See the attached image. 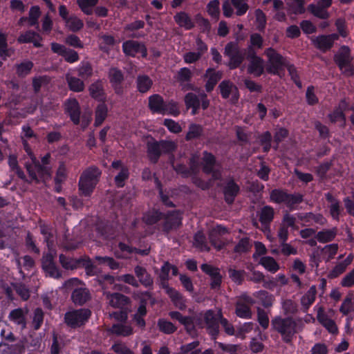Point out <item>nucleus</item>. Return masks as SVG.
I'll list each match as a JSON object with an SVG mask.
<instances>
[{"label":"nucleus","mask_w":354,"mask_h":354,"mask_svg":"<svg viewBox=\"0 0 354 354\" xmlns=\"http://www.w3.org/2000/svg\"><path fill=\"white\" fill-rule=\"evenodd\" d=\"M272 329L280 334L283 342L290 344L297 333V323L291 317L276 316L271 320Z\"/></svg>","instance_id":"obj_1"},{"label":"nucleus","mask_w":354,"mask_h":354,"mask_svg":"<svg viewBox=\"0 0 354 354\" xmlns=\"http://www.w3.org/2000/svg\"><path fill=\"white\" fill-rule=\"evenodd\" d=\"M270 198L272 202L284 204L290 211H293L303 202L304 196L300 193L290 194L282 189H274L270 192Z\"/></svg>","instance_id":"obj_2"},{"label":"nucleus","mask_w":354,"mask_h":354,"mask_svg":"<svg viewBox=\"0 0 354 354\" xmlns=\"http://www.w3.org/2000/svg\"><path fill=\"white\" fill-rule=\"evenodd\" d=\"M101 171L97 167H90L85 169L79 179V189L84 196H90L97 185Z\"/></svg>","instance_id":"obj_3"},{"label":"nucleus","mask_w":354,"mask_h":354,"mask_svg":"<svg viewBox=\"0 0 354 354\" xmlns=\"http://www.w3.org/2000/svg\"><path fill=\"white\" fill-rule=\"evenodd\" d=\"M176 146L172 141L160 140L148 142L147 144V153L149 161L156 164L162 153L169 154L176 150Z\"/></svg>","instance_id":"obj_4"},{"label":"nucleus","mask_w":354,"mask_h":354,"mask_svg":"<svg viewBox=\"0 0 354 354\" xmlns=\"http://www.w3.org/2000/svg\"><path fill=\"white\" fill-rule=\"evenodd\" d=\"M201 165L202 171L205 174L211 175L214 180H221L222 179L221 165L219 163L216 156L207 151H203Z\"/></svg>","instance_id":"obj_5"},{"label":"nucleus","mask_w":354,"mask_h":354,"mask_svg":"<svg viewBox=\"0 0 354 354\" xmlns=\"http://www.w3.org/2000/svg\"><path fill=\"white\" fill-rule=\"evenodd\" d=\"M333 60L344 75L350 77L354 75L353 57L351 56V50L348 46L340 47L335 54Z\"/></svg>","instance_id":"obj_6"},{"label":"nucleus","mask_w":354,"mask_h":354,"mask_svg":"<svg viewBox=\"0 0 354 354\" xmlns=\"http://www.w3.org/2000/svg\"><path fill=\"white\" fill-rule=\"evenodd\" d=\"M91 316L88 308H80L68 311L64 315L65 324L71 328H77L84 326Z\"/></svg>","instance_id":"obj_7"},{"label":"nucleus","mask_w":354,"mask_h":354,"mask_svg":"<svg viewBox=\"0 0 354 354\" xmlns=\"http://www.w3.org/2000/svg\"><path fill=\"white\" fill-rule=\"evenodd\" d=\"M32 163H26V168L30 178L29 183L32 182L39 183V178L44 179L50 176V168L42 165L35 158L32 159Z\"/></svg>","instance_id":"obj_8"},{"label":"nucleus","mask_w":354,"mask_h":354,"mask_svg":"<svg viewBox=\"0 0 354 354\" xmlns=\"http://www.w3.org/2000/svg\"><path fill=\"white\" fill-rule=\"evenodd\" d=\"M59 259L62 266L66 270H74L82 267L84 268L86 271L89 272L92 270L94 267L91 260L88 257L73 259L61 254L59 257Z\"/></svg>","instance_id":"obj_9"},{"label":"nucleus","mask_w":354,"mask_h":354,"mask_svg":"<svg viewBox=\"0 0 354 354\" xmlns=\"http://www.w3.org/2000/svg\"><path fill=\"white\" fill-rule=\"evenodd\" d=\"M224 53L230 58L228 66L230 69L238 68L244 60V53L241 51L237 43H228L225 47Z\"/></svg>","instance_id":"obj_10"},{"label":"nucleus","mask_w":354,"mask_h":354,"mask_svg":"<svg viewBox=\"0 0 354 354\" xmlns=\"http://www.w3.org/2000/svg\"><path fill=\"white\" fill-rule=\"evenodd\" d=\"M254 303V300L251 297L242 295L235 303L236 315L242 319H251L252 316L251 307Z\"/></svg>","instance_id":"obj_11"},{"label":"nucleus","mask_w":354,"mask_h":354,"mask_svg":"<svg viewBox=\"0 0 354 354\" xmlns=\"http://www.w3.org/2000/svg\"><path fill=\"white\" fill-rule=\"evenodd\" d=\"M149 108L151 111H177L178 104L173 100L165 102L158 94H154L149 98Z\"/></svg>","instance_id":"obj_12"},{"label":"nucleus","mask_w":354,"mask_h":354,"mask_svg":"<svg viewBox=\"0 0 354 354\" xmlns=\"http://www.w3.org/2000/svg\"><path fill=\"white\" fill-rule=\"evenodd\" d=\"M41 268L46 275L54 279L62 277V271L59 269L51 253H46L43 255Z\"/></svg>","instance_id":"obj_13"},{"label":"nucleus","mask_w":354,"mask_h":354,"mask_svg":"<svg viewBox=\"0 0 354 354\" xmlns=\"http://www.w3.org/2000/svg\"><path fill=\"white\" fill-rule=\"evenodd\" d=\"M165 221L162 225L164 233H169L171 230L178 229L182 225V216L179 210L169 211L163 217Z\"/></svg>","instance_id":"obj_14"},{"label":"nucleus","mask_w":354,"mask_h":354,"mask_svg":"<svg viewBox=\"0 0 354 354\" xmlns=\"http://www.w3.org/2000/svg\"><path fill=\"white\" fill-rule=\"evenodd\" d=\"M159 279L161 288L165 290L166 294L170 298L174 305L180 310H183L186 305L183 295L175 288L169 286V280H165L162 278Z\"/></svg>","instance_id":"obj_15"},{"label":"nucleus","mask_w":354,"mask_h":354,"mask_svg":"<svg viewBox=\"0 0 354 354\" xmlns=\"http://www.w3.org/2000/svg\"><path fill=\"white\" fill-rule=\"evenodd\" d=\"M267 55L269 57V64L266 67V71L269 73L279 75V71L287 64L285 59L272 48L268 50Z\"/></svg>","instance_id":"obj_16"},{"label":"nucleus","mask_w":354,"mask_h":354,"mask_svg":"<svg viewBox=\"0 0 354 354\" xmlns=\"http://www.w3.org/2000/svg\"><path fill=\"white\" fill-rule=\"evenodd\" d=\"M204 321L208 334L215 340L219 334V315L217 317L212 310H208L204 315Z\"/></svg>","instance_id":"obj_17"},{"label":"nucleus","mask_w":354,"mask_h":354,"mask_svg":"<svg viewBox=\"0 0 354 354\" xmlns=\"http://www.w3.org/2000/svg\"><path fill=\"white\" fill-rule=\"evenodd\" d=\"M111 167L114 169H120L118 174L114 177V183L118 188H122L125 185V182L130 176L129 169L124 165L122 160H113L111 163Z\"/></svg>","instance_id":"obj_18"},{"label":"nucleus","mask_w":354,"mask_h":354,"mask_svg":"<svg viewBox=\"0 0 354 354\" xmlns=\"http://www.w3.org/2000/svg\"><path fill=\"white\" fill-rule=\"evenodd\" d=\"M338 39L339 35L336 33L322 35L313 38L312 42L317 49L326 52L333 47L334 41Z\"/></svg>","instance_id":"obj_19"},{"label":"nucleus","mask_w":354,"mask_h":354,"mask_svg":"<svg viewBox=\"0 0 354 354\" xmlns=\"http://www.w3.org/2000/svg\"><path fill=\"white\" fill-rule=\"evenodd\" d=\"M239 192L240 187L232 178L228 180L223 186L224 200L228 205H232L234 203Z\"/></svg>","instance_id":"obj_20"},{"label":"nucleus","mask_w":354,"mask_h":354,"mask_svg":"<svg viewBox=\"0 0 354 354\" xmlns=\"http://www.w3.org/2000/svg\"><path fill=\"white\" fill-rule=\"evenodd\" d=\"M106 297L109 305L114 308H129L131 304V299L120 292L109 293Z\"/></svg>","instance_id":"obj_21"},{"label":"nucleus","mask_w":354,"mask_h":354,"mask_svg":"<svg viewBox=\"0 0 354 354\" xmlns=\"http://www.w3.org/2000/svg\"><path fill=\"white\" fill-rule=\"evenodd\" d=\"M325 198L326 201L330 203L328 205L330 215L333 220L339 221L340 215L343 211L340 201L330 192L325 194Z\"/></svg>","instance_id":"obj_22"},{"label":"nucleus","mask_w":354,"mask_h":354,"mask_svg":"<svg viewBox=\"0 0 354 354\" xmlns=\"http://www.w3.org/2000/svg\"><path fill=\"white\" fill-rule=\"evenodd\" d=\"M91 299V292L86 288H76L71 294V300L75 306H82Z\"/></svg>","instance_id":"obj_23"},{"label":"nucleus","mask_w":354,"mask_h":354,"mask_svg":"<svg viewBox=\"0 0 354 354\" xmlns=\"http://www.w3.org/2000/svg\"><path fill=\"white\" fill-rule=\"evenodd\" d=\"M274 214L275 212L272 206L265 205L258 213L259 221L264 227L269 228L274 220Z\"/></svg>","instance_id":"obj_24"},{"label":"nucleus","mask_w":354,"mask_h":354,"mask_svg":"<svg viewBox=\"0 0 354 354\" xmlns=\"http://www.w3.org/2000/svg\"><path fill=\"white\" fill-rule=\"evenodd\" d=\"M26 312L21 308H17L12 310L8 315V319L15 324L20 326L21 330L26 328Z\"/></svg>","instance_id":"obj_25"},{"label":"nucleus","mask_w":354,"mask_h":354,"mask_svg":"<svg viewBox=\"0 0 354 354\" xmlns=\"http://www.w3.org/2000/svg\"><path fill=\"white\" fill-rule=\"evenodd\" d=\"M123 50L124 53L129 56H135V55L141 52L142 53V56L145 57L147 55V49L144 45L140 44L136 41H127L123 44Z\"/></svg>","instance_id":"obj_26"},{"label":"nucleus","mask_w":354,"mask_h":354,"mask_svg":"<svg viewBox=\"0 0 354 354\" xmlns=\"http://www.w3.org/2000/svg\"><path fill=\"white\" fill-rule=\"evenodd\" d=\"M193 246L201 252H209L210 248L208 245L207 239L204 232L201 230H198L193 236Z\"/></svg>","instance_id":"obj_27"},{"label":"nucleus","mask_w":354,"mask_h":354,"mask_svg":"<svg viewBox=\"0 0 354 354\" xmlns=\"http://www.w3.org/2000/svg\"><path fill=\"white\" fill-rule=\"evenodd\" d=\"M134 272L138 278L139 282L145 288L153 286V281L150 274H149L144 267L136 266L134 268Z\"/></svg>","instance_id":"obj_28"},{"label":"nucleus","mask_w":354,"mask_h":354,"mask_svg":"<svg viewBox=\"0 0 354 354\" xmlns=\"http://www.w3.org/2000/svg\"><path fill=\"white\" fill-rule=\"evenodd\" d=\"M317 290L315 286L310 287L308 290L301 297V304L303 312L308 311L311 305L314 303L316 298Z\"/></svg>","instance_id":"obj_29"},{"label":"nucleus","mask_w":354,"mask_h":354,"mask_svg":"<svg viewBox=\"0 0 354 354\" xmlns=\"http://www.w3.org/2000/svg\"><path fill=\"white\" fill-rule=\"evenodd\" d=\"M165 214L156 209H152L143 214V221L147 225H153L158 223L163 218Z\"/></svg>","instance_id":"obj_30"},{"label":"nucleus","mask_w":354,"mask_h":354,"mask_svg":"<svg viewBox=\"0 0 354 354\" xmlns=\"http://www.w3.org/2000/svg\"><path fill=\"white\" fill-rule=\"evenodd\" d=\"M118 250L119 251L117 252V256L121 259H127L129 255L134 252L142 254H147L145 250H138L137 248L122 242H120L118 243Z\"/></svg>","instance_id":"obj_31"},{"label":"nucleus","mask_w":354,"mask_h":354,"mask_svg":"<svg viewBox=\"0 0 354 354\" xmlns=\"http://www.w3.org/2000/svg\"><path fill=\"white\" fill-rule=\"evenodd\" d=\"M248 71L257 76H259L263 73V61L259 57L256 56L255 52H252V59L248 66Z\"/></svg>","instance_id":"obj_32"},{"label":"nucleus","mask_w":354,"mask_h":354,"mask_svg":"<svg viewBox=\"0 0 354 354\" xmlns=\"http://www.w3.org/2000/svg\"><path fill=\"white\" fill-rule=\"evenodd\" d=\"M133 328L123 324H114L110 328V332L118 336L128 337L133 334Z\"/></svg>","instance_id":"obj_33"},{"label":"nucleus","mask_w":354,"mask_h":354,"mask_svg":"<svg viewBox=\"0 0 354 354\" xmlns=\"http://www.w3.org/2000/svg\"><path fill=\"white\" fill-rule=\"evenodd\" d=\"M205 76L209 77L205 84V88L207 92H210L213 90L216 83L221 79L222 73L220 72L215 73L213 68H209L206 71Z\"/></svg>","instance_id":"obj_34"},{"label":"nucleus","mask_w":354,"mask_h":354,"mask_svg":"<svg viewBox=\"0 0 354 354\" xmlns=\"http://www.w3.org/2000/svg\"><path fill=\"white\" fill-rule=\"evenodd\" d=\"M88 90L92 97L97 100L98 101H102L105 99V94L100 81H97L92 84Z\"/></svg>","instance_id":"obj_35"},{"label":"nucleus","mask_w":354,"mask_h":354,"mask_svg":"<svg viewBox=\"0 0 354 354\" xmlns=\"http://www.w3.org/2000/svg\"><path fill=\"white\" fill-rule=\"evenodd\" d=\"M298 218L301 221H304L307 223L313 221L315 223L319 225H324L326 222V218L322 214H314L313 212H308L304 214H299L298 215Z\"/></svg>","instance_id":"obj_36"},{"label":"nucleus","mask_w":354,"mask_h":354,"mask_svg":"<svg viewBox=\"0 0 354 354\" xmlns=\"http://www.w3.org/2000/svg\"><path fill=\"white\" fill-rule=\"evenodd\" d=\"M208 239L211 245L218 251L221 250L226 245L216 230H213L209 233Z\"/></svg>","instance_id":"obj_37"},{"label":"nucleus","mask_w":354,"mask_h":354,"mask_svg":"<svg viewBox=\"0 0 354 354\" xmlns=\"http://www.w3.org/2000/svg\"><path fill=\"white\" fill-rule=\"evenodd\" d=\"M255 296L258 299V303L263 307L269 308L272 306L273 302L272 296L266 290H259L256 292Z\"/></svg>","instance_id":"obj_38"},{"label":"nucleus","mask_w":354,"mask_h":354,"mask_svg":"<svg viewBox=\"0 0 354 354\" xmlns=\"http://www.w3.org/2000/svg\"><path fill=\"white\" fill-rule=\"evenodd\" d=\"M159 330L165 334L170 335L176 331L177 327L171 322L161 318L157 323Z\"/></svg>","instance_id":"obj_39"},{"label":"nucleus","mask_w":354,"mask_h":354,"mask_svg":"<svg viewBox=\"0 0 354 354\" xmlns=\"http://www.w3.org/2000/svg\"><path fill=\"white\" fill-rule=\"evenodd\" d=\"M259 263L267 270L272 273L276 272L279 269L278 263L272 257L267 256L261 257Z\"/></svg>","instance_id":"obj_40"},{"label":"nucleus","mask_w":354,"mask_h":354,"mask_svg":"<svg viewBox=\"0 0 354 354\" xmlns=\"http://www.w3.org/2000/svg\"><path fill=\"white\" fill-rule=\"evenodd\" d=\"M336 236V230H324L319 231L316 234L317 240L322 243L332 241Z\"/></svg>","instance_id":"obj_41"},{"label":"nucleus","mask_w":354,"mask_h":354,"mask_svg":"<svg viewBox=\"0 0 354 354\" xmlns=\"http://www.w3.org/2000/svg\"><path fill=\"white\" fill-rule=\"evenodd\" d=\"M308 10L314 16L322 19H326L329 17V13L326 9L318 4L309 5L308 6Z\"/></svg>","instance_id":"obj_42"},{"label":"nucleus","mask_w":354,"mask_h":354,"mask_svg":"<svg viewBox=\"0 0 354 354\" xmlns=\"http://www.w3.org/2000/svg\"><path fill=\"white\" fill-rule=\"evenodd\" d=\"M174 19L178 24H179L180 26L186 28L188 30L192 28L194 26L190 17L185 12L177 13L175 15Z\"/></svg>","instance_id":"obj_43"},{"label":"nucleus","mask_w":354,"mask_h":354,"mask_svg":"<svg viewBox=\"0 0 354 354\" xmlns=\"http://www.w3.org/2000/svg\"><path fill=\"white\" fill-rule=\"evenodd\" d=\"M65 23L66 26L72 32L80 30L84 26L83 21L75 15L70 16Z\"/></svg>","instance_id":"obj_44"},{"label":"nucleus","mask_w":354,"mask_h":354,"mask_svg":"<svg viewBox=\"0 0 354 354\" xmlns=\"http://www.w3.org/2000/svg\"><path fill=\"white\" fill-rule=\"evenodd\" d=\"M203 133V127L200 124H191L189 127V130L186 134L185 139L187 140H192L198 138Z\"/></svg>","instance_id":"obj_45"},{"label":"nucleus","mask_w":354,"mask_h":354,"mask_svg":"<svg viewBox=\"0 0 354 354\" xmlns=\"http://www.w3.org/2000/svg\"><path fill=\"white\" fill-rule=\"evenodd\" d=\"M272 134L267 131L263 132L259 136L260 145L263 147V151L266 153H268L272 147Z\"/></svg>","instance_id":"obj_46"},{"label":"nucleus","mask_w":354,"mask_h":354,"mask_svg":"<svg viewBox=\"0 0 354 354\" xmlns=\"http://www.w3.org/2000/svg\"><path fill=\"white\" fill-rule=\"evenodd\" d=\"M66 80L71 91L75 92H80L84 90V84L80 79L71 77L69 75H66Z\"/></svg>","instance_id":"obj_47"},{"label":"nucleus","mask_w":354,"mask_h":354,"mask_svg":"<svg viewBox=\"0 0 354 354\" xmlns=\"http://www.w3.org/2000/svg\"><path fill=\"white\" fill-rule=\"evenodd\" d=\"M185 102L187 109H192L193 111H196L201 106L198 97L193 93H189L185 95Z\"/></svg>","instance_id":"obj_48"},{"label":"nucleus","mask_w":354,"mask_h":354,"mask_svg":"<svg viewBox=\"0 0 354 354\" xmlns=\"http://www.w3.org/2000/svg\"><path fill=\"white\" fill-rule=\"evenodd\" d=\"M354 300L351 295H348L344 299L340 308L339 312L343 315H347L354 310Z\"/></svg>","instance_id":"obj_49"},{"label":"nucleus","mask_w":354,"mask_h":354,"mask_svg":"<svg viewBox=\"0 0 354 354\" xmlns=\"http://www.w3.org/2000/svg\"><path fill=\"white\" fill-rule=\"evenodd\" d=\"M138 89L141 93L149 90L152 85V80L147 75L138 76L137 79Z\"/></svg>","instance_id":"obj_50"},{"label":"nucleus","mask_w":354,"mask_h":354,"mask_svg":"<svg viewBox=\"0 0 354 354\" xmlns=\"http://www.w3.org/2000/svg\"><path fill=\"white\" fill-rule=\"evenodd\" d=\"M250 240L248 237H243L239 240L238 243L234 248L235 253H246L251 248Z\"/></svg>","instance_id":"obj_51"},{"label":"nucleus","mask_w":354,"mask_h":354,"mask_svg":"<svg viewBox=\"0 0 354 354\" xmlns=\"http://www.w3.org/2000/svg\"><path fill=\"white\" fill-rule=\"evenodd\" d=\"M228 274L233 282L237 285H241L244 281L245 272L243 270H236L230 268L228 269Z\"/></svg>","instance_id":"obj_52"},{"label":"nucleus","mask_w":354,"mask_h":354,"mask_svg":"<svg viewBox=\"0 0 354 354\" xmlns=\"http://www.w3.org/2000/svg\"><path fill=\"white\" fill-rule=\"evenodd\" d=\"M44 313L41 308H37L34 310L32 318V327L34 330H39L44 322Z\"/></svg>","instance_id":"obj_53"},{"label":"nucleus","mask_w":354,"mask_h":354,"mask_svg":"<svg viewBox=\"0 0 354 354\" xmlns=\"http://www.w3.org/2000/svg\"><path fill=\"white\" fill-rule=\"evenodd\" d=\"M96 260L99 264L106 265L111 270H117L119 268L120 265L113 258L109 257H96Z\"/></svg>","instance_id":"obj_54"},{"label":"nucleus","mask_w":354,"mask_h":354,"mask_svg":"<svg viewBox=\"0 0 354 354\" xmlns=\"http://www.w3.org/2000/svg\"><path fill=\"white\" fill-rule=\"evenodd\" d=\"M12 51L7 48L6 36L0 33V56L6 59L7 57H10Z\"/></svg>","instance_id":"obj_55"},{"label":"nucleus","mask_w":354,"mask_h":354,"mask_svg":"<svg viewBox=\"0 0 354 354\" xmlns=\"http://www.w3.org/2000/svg\"><path fill=\"white\" fill-rule=\"evenodd\" d=\"M257 321L259 325L266 330L269 326V317L266 312L261 308H257Z\"/></svg>","instance_id":"obj_56"},{"label":"nucleus","mask_w":354,"mask_h":354,"mask_svg":"<svg viewBox=\"0 0 354 354\" xmlns=\"http://www.w3.org/2000/svg\"><path fill=\"white\" fill-rule=\"evenodd\" d=\"M192 180L196 187L201 188L203 190H207L210 189V187L212 186L213 181H214L212 179V178L208 180H204L197 176H194Z\"/></svg>","instance_id":"obj_57"},{"label":"nucleus","mask_w":354,"mask_h":354,"mask_svg":"<svg viewBox=\"0 0 354 354\" xmlns=\"http://www.w3.org/2000/svg\"><path fill=\"white\" fill-rule=\"evenodd\" d=\"M201 269L204 273L209 276L210 279L216 278L215 277L221 274L220 269L218 268L207 263H203L201 266Z\"/></svg>","instance_id":"obj_58"},{"label":"nucleus","mask_w":354,"mask_h":354,"mask_svg":"<svg viewBox=\"0 0 354 354\" xmlns=\"http://www.w3.org/2000/svg\"><path fill=\"white\" fill-rule=\"evenodd\" d=\"M129 308L120 309L110 313V317L116 321L125 323L128 319Z\"/></svg>","instance_id":"obj_59"},{"label":"nucleus","mask_w":354,"mask_h":354,"mask_svg":"<svg viewBox=\"0 0 354 354\" xmlns=\"http://www.w3.org/2000/svg\"><path fill=\"white\" fill-rule=\"evenodd\" d=\"M25 244L27 250L31 252L39 254L40 252L39 249L37 247L33 236L30 232H28L25 239Z\"/></svg>","instance_id":"obj_60"},{"label":"nucleus","mask_w":354,"mask_h":354,"mask_svg":"<svg viewBox=\"0 0 354 354\" xmlns=\"http://www.w3.org/2000/svg\"><path fill=\"white\" fill-rule=\"evenodd\" d=\"M109 77L112 84H121L124 80L122 72L115 68L110 69Z\"/></svg>","instance_id":"obj_61"},{"label":"nucleus","mask_w":354,"mask_h":354,"mask_svg":"<svg viewBox=\"0 0 354 354\" xmlns=\"http://www.w3.org/2000/svg\"><path fill=\"white\" fill-rule=\"evenodd\" d=\"M219 324L222 326V327L224 328L225 332L228 335H234V328L232 324L229 322V321L225 318L221 313H219Z\"/></svg>","instance_id":"obj_62"},{"label":"nucleus","mask_w":354,"mask_h":354,"mask_svg":"<svg viewBox=\"0 0 354 354\" xmlns=\"http://www.w3.org/2000/svg\"><path fill=\"white\" fill-rule=\"evenodd\" d=\"M219 1L218 0L211 1L207 5L209 14L217 20L219 16Z\"/></svg>","instance_id":"obj_63"},{"label":"nucleus","mask_w":354,"mask_h":354,"mask_svg":"<svg viewBox=\"0 0 354 354\" xmlns=\"http://www.w3.org/2000/svg\"><path fill=\"white\" fill-rule=\"evenodd\" d=\"M341 286L342 287L351 288L354 286V270L347 273L342 279Z\"/></svg>","instance_id":"obj_64"}]
</instances>
